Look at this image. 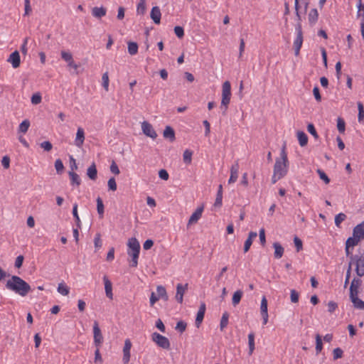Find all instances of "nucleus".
I'll return each mask as SVG.
<instances>
[{
    "instance_id": "1",
    "label": "nucleus",
    "mask_w": 364,
    "mask_h": 364,
    "mask_svg": "<svg viewBox=\"0 0 364 364\" xmlns=\"http://www.w3.org/2000/svg\"><path fill=\"white\" fill-rule=\"evenodd\" d=\"M6 288L12 292L25 297L31 291L28 283L16 275H12L6 283Z\"/></svg>"
},
{
    "instance_id": "2",
    "label": "nucleus",
    "mask_w": 364,
    "mask_h": 364,
    "mask_svg": "<svg viewBox=\"0 0 364 364\" xmlns=\"http://www.w3.org/2000/svg\"><path fill=\"white\" fill-rule=\"evenodd\" d=\"M280 158L276 159L274 166V173L280 176V177H284L288 172L289 160L286 152V144H284L282 148L280 153Z\"/></svg>"
},
{
    "instance_id": "3",
    "label": "nucleus",
    "mask_w": 364,
    "mask_h": 364,
    "mask_svg": "<svg viewBox=\"0 0 364 364\" xmlns=\"http://www.w3.org/2000/svg\"><path fill=\"white\" fill-rule=\"evenodd\" d=\"M128 250L127 254L132 257L131 267H136L138 265V258L140 252V245L139 241L135 237H131L128 240Z\"/></svg>"
},
{
    "instance_id": "4",
    "label": "nucleus",
    "mask_w": 364,
    "mask_h": 364,
    "mask_svg": "<svg viewBox=\"0 0 364 364\" xmlns=\"http://www.w3.org/2000/svg\"><path fill=\"white\" fill-rule=\"evenodd\" d=\"M231 97V85L229 81H225L223 84L222 87V100H221V109H223V114H226V111L228 107V105L230 102Z\"/></svg>"
},
{
    "instance_id": "5",
    "label": "nucleus",
    "mask_w": 364,
    "mask_h": 364,
    "mask_svg": "<svg viewBox=\"0 0 364 364\" xmlns=\"http://www.w3.org/2000/svg\"><path fill=\"white\" fill-rule=\"evenodd\" d=\"M151 340L160 348L168 350L170 349L171 343L168 338L161 335L157 332H154L151 334Z\"/></svg>"
},
{
    "instance_id": "6",
    "label": "nucleus",
    "mask_w": 364,
    "mask_h": 364,
    "mask_svg": "<svg viewBox=\"0 0 364 364\" xmlns=\"http://www.w3.org/2000/svg\"><path fill=\"white\" fill-rule=\"evenodd\" d=\"M93 334L94 345L97 348H100L103 343V336L97 321H95L94 322Z\"/></svg>"
},
{
    "instance_id": "7",
    "label": "nucleus",
    "mask_w": 364,
    "mask_h": 364,
    "mask_svg": "<svg viewBox=\"0 0 364 364\" xmlns=\"http://www.w3.org/2000/svg\"><path fill=\"white\" fill-rule=\"evenodd\" d=\"M353 264L355 265L356 274L360 277L364 276V252L360 255H356Z\"/></svg>"
},
{
    "instance_id": "8",
    "label": "nucleus",
    "mask_w": 364,
    "mask_h": 364,
    "mask_svg": "<svg viewBox=\"0 0 364 364\" xmlns=\"http://www.w3.org/2000/svg\"><path fill=\"white\" fill-rule=\"evenodd\" d=\"M141 129H142L143 133L146 136H147L153 139H155L157 137V134H156V131L154 129L152 125L150 123H149L148 122L144 121L141 123Z\"/></svg>"
},
{
    "instance_id": "9",
    "label": "nucleus",
    "mask_w": 364,
    "mask_h": 364,
    "mask_svg": "<svg viewBox=\"0 0 364 364\" xmlns=\"http://www.w3.org/2000/svg\"><path fill=\"white\" fill-rule=\"evenodd\" d=\"M188 284H185L184 285L182 284H178L176 286V299L179 304H182L183 302V295L188 290Z\"/></svg>"
},
{
    "instance_id": "10",
    "label": "nucleus",
    "mask_w": 364,
    "mask_h": 364,
    "mask_svg": "<svg viewBox=\"0 0 364 364\" xmlns=\"http://www.w3.org/2000/svg\"><path fill=\"white\" fill-rule=\"evenodd\" d=\"M206 306L204 302H202L200 305L199 309L198 311L196 318V326L199 328L201 325L203 320L204 318L205 313Z\"/></svg>"
},
{
    "instance_id": "11",
    "label": "nucleus",
    "mask_w": 364,
    "mask_h": 364,
    "mask_svg": "<svg viewBox=\"0 0 364 364\" xmlns=\"http://www.w3.org/2000/svg\"><path fill=\"white\" fill-rule=\"evenodd\" d=\"M7 61L11 63L12 67L14 68H17L20 66L21 64V57L19 52L18 50H15L11 53Z\"/></svg>"
},
{
    "instance_id": "12",
    "label": "nucleus",
    "mask_w": 364,
    "mask_h": 364,
    "mask_svg": "<svg viewBox=\"0 0 364 364\" xmlns=\"http://www.w3.org/2000/svg\"><path fill=\"white\" fill-rule=\"evenodd\" d=\"M132 347V343L129 339H127L124 342L123 348V363L127 364L130 360V349Z\"/></svg>"
},
{
    "instance_id": "13",
    "label": "nucleus",
    "mask_w": 364,
    "mask_h": 364,
    "mask_svg": "<svg viewBox=\"0 0 364 364\" xmlns=\"http://www.w3.org/2000/svg\"><path fill=\"white\" fill-rule=\"evenodd\" d=\"M203 211V206L198 207L196 211L191 215L188 225L196 223L201 218Z\"/></svg>"
},
{
    "instance_id": "14",
    "label": "nucleus",
    "mask_w": 364,
    "mask_h": 364,
    "mask_svg": "<svg viewBox=\"0 0 364 364\" xmlns=\"http://www.w3.org/2000/svg\"><path fill=\"white\" fill-rule=\"evenodd\" d=\"M150 16L154 23L159 24L161 16L160 9L158 6H154L151 9Z\"/></svg>"
},
{
    "instance_id": "15",
    "label": "nucleus",
    "mask_w": 364,
    "mask_h": 364,
    "mask_svg": "<svg viewBox=\"0 0 364 364\" xmlns=\"http://www.w3.org/2000/svg\"><path fill=\"white\" fill-rule=\"evenodd\" d=\"M85 141V132L82 127H78L76 133L75 145L77 147H81Z\"/></svg>"
},
{
    "instance_id": "16",
    "label": "nucleus",
    "mask_w": 364,
    "mask_h": 364,
    "mask_svg": "<svg viewBox=\"0 0 364 364\" xmlns=\"http://www.w3.org/2000/svg\"><path fill=\"white\" fill-rule=\"evenodd\" d=\"M163 136L165 139L173 142L176 139L175 131L171 126H166L164 130Z\"/></svg>"
},
{
    "instance_id": "17",
    "label": "nucleus",
    "mask_w": 364,
    "mask_h": 364,
    "mask_svg": "<svg viewBox=\"0 0 364 364\" xmlns=\"http://www.w3.org/2000/svg\"><path fill=\"white\" fill-rule=\"evenodd\" d=\"M103 280H104V283H105V289L106 296L109 299H112L113 294H112V282L109 281V279H108V277L107 276H104Z\"/></svg>"
},
{
    "instance_id": "18",
    "label": "nucleus",
    "mask_w": 364,
    "mask_h": 364,
    "mask_svg": "<svg viewBox=\"0 0 364 364\" xmlns=\"http://www.w3.org/2000/svg\"><path fill=\"white\" fill-rule=\"evenodd\" d=\"M353 233L361 240L364 239V220L354 227Z\"/></svg>"
},
{
    "instance_id": "19",
    "label": "nucleus",
    "mask_w": 364,
    "mask_h": 364,
    "mask_svg": "<svg viewBox=\"0 0 364 364\" xmlns=\"http://www.w3.org/2000/svg\"><path fill=\"white\" fill-rule=\"evenodd\" d=\"M303 43V35H296L294 41V55L298 56L299 55L300 49Z\"/></svg>"
},
{
    "instance_id": "20",
    "label": "nucleus",
    "mask_w": 364,
    "mask_h": 364,
    "mask_svg": "<svg viewBox=\"0 0 364 364\" xmlns=\"http://www.w3.org/2000/svg\"><path fill=\"white\" fill-rule=\"evenodd\" d=\"M257 236V233L256 232H252L251 231L250 233H249V235H248V237L247 239L245 240V245H244V252H247L249 251L252 244V241Z\"/></svg>"
},
{
    "instance_id": "21",
    "label": "nucleus",
    "mask_w": 364,
    "mask_h": 364,
    "mask_svg": "<svg viewBox=\"0 0 364 364\" xmlns=\"http://www.w3.org/2000/svg\"><path fill=\"white\" fill-rule=\"evenodd\" d=\"M88 178L92 181H95L97 178V170L95 164L93 162L87 170Z\"/></svg>"
},
{
    "instance_id": "22",
    "label": "nucleus",
    "mask_w": 364,
    "mask_h": 364,
    "mask_svg": "<svg viewBox=\"0 0 364 364\" xmlns=\"http://www.w3.org/2000/svg\"><path fill=\"white\" fill-rule=\"evenodd\" d=\"M273 247L274 248V256L276 259H279L283 256L284 250V247L279 242H274Z\"/></svg>"
},
{
    "instance_id": "23",
    "label": "nucleus",
    "mask_w": 364,
    "mask_h": 364,
    "mask_svg": "<svg viewBox=\"0 0 364 364\" xmlns=\"http://www.w3.org/2000/svg\"><path fill=\"white\" fill-rule=\"evenodd\" d=\"M350 299L355 309L364 310V301L360 299L358 296H350Z\"/></svg>"
},
{
    "instance_id": "24",
    "label": "nucleus",
    "mask_w": 364,
    "mask_h": 364,
    "mask_svg": "<svg viewBox=\"0 0 364 364\" xmlns=\"http://www.w3.org/2000/svg\"><path fill=\"white\" fill-rule=\"evenodd\" d=\"M107 10L104 7H94L92 9V14L93 16L100 18L106 15Z\"/></svg>"
},
{
    "instance_id": "25",
    "label": "nucleus",
    "mask_w": 364,
    "mask_h": 364,
    "mask_svg": "<svg viewBox=\"0 0 364 364\" xmlns=\"http://www.w3.org/2000/svg\"><path fill=\"white\" fill-rule=\"evenodd\" d=\"M318 13L316 9H312L308 15L309 22L311 25H314L318 21Z\"/></svg>"
},
{
    "instance_id": "26",
    "label": "nucleus",
    "mask_w": 364,
    "mask_h": 364,
    "mask_svg": "<svg viewBox=\"0 0 364 364\" xmlns=\"http://www.w3.org/2000/svg\"><path fill=\"white\" fill-rule=\"evenodd\" d=\"M156 291L159 299H162L165 301L168 300V296L164 287L161 285L158 286L156 288Z\"/></svg>"
},
{
    "instance_id": "27",
    "label": "nucleus",
    "mask_w": 364,
    "mask_h": 364,
    "mask_svg": "<svg viewBox=\"0 0 364 364\" xmlns=\"http://www.w3.org/2000/svg\"><path fill=\"white\" fill-rule=\"evenodd\" d=\"M297 138L301 146H304L307 144L308 136L304 132L299 131L297 132Z\"/></svg>"
},
{
    "instance_id": "28",
    "label": "nucleus",
    "mask_w": 364,
    "mask_h": 364,
    "mask_svg": "<svg viewBox=\"0 0 364 364\" xmlns=\"http://www.w3.org/2000/svg\"><path fill=\"white\" fill-rule=\"evenodd\" d=\"M243 292L242 290L236 291L232 298V304L234 306H236L241 301Z\"/></svg>"
},
{
    "instance_id": "29",
    "label": "nucleus",
    "mask_w": 364,
    "mask_h": 364,
    "mask_svg": "<svg viewBox=\"0 0 364 364\" xmlns=\"http://www.w3.org/2000/svg\"><path fill=\"white\" fill-rule=\"evenodd\" d=\"M360 240H361L360 238L355 237V235L353 233V236L349 237L346 240V245L350 247H353L356 246Z\"/></svg>"
},
{
    "instance_id": "30",
    "label": "nucleus",
    "mask_w": 364,
    "mask_h": 364,
    "mask_svg": "<svg viewBox=\"0 0 364 364\" xmlns=\"http://www.w3.org/2000/svg\"><path fill=\"white\" fill-rule=\"evenodd\" d=\"M249 355H251L255 350V333L251 332L248 335Z\"/></svg>"
},
{
    "instance_id": "31",
    "label": "nucleus",
    "mask_w": 364,
    "mask_h": 364,
    "mask_svg": "<svg viewBox=\"0 0 364 364\" xmlns=\"http://www.w3.org/2000/svg\"><path fill=\"white\" fill-rule=\"evenodd\" d=\"M70 182L72 185L80 186L81 183L79 176L74 171H69Z\"/></svg>"
},
{
    "instance_id": "32",
    "label": "nucleus",
    "mask_w": 364,
    "mask_h": 364,
    "mask_svg": "<svg viewBox=\"0 0 364 364\" xmlns=\"http://www.w3.org/2000/svg\"><path fill=\"white\" fill-rule=\"evenodd\" d=\"M316 339V352L318 354L323 349V342L320 334L317 333L315 336Z\"/></svg>"
},
{
    "instance_id": "33",
    "label": "nucleus",
    "mask_w": 364,
    "mask_h": 364,
    "mask_svg": "<svg viewBox=\"0 0 364 364\" xmlns=\"http://www.w3.org/2000/svg\"><path fill=\"white\" fill-rule=\"evenodd\" d=\"M73 215L75 218V223L77 228H81V221L77 213V204L75 203L73 208Z\"/></svg>"
},
{
    "instance_id": "34",
    "label": "nucleus",
    "mask_w": 364,
    "mask_h": 364,
    "mask_svg": "<svg viewBox=\"0 0 364 364\" xmlns=\"http://www.w3.org/2000/svg\"><path fill=\"white\" fill-rule=\"evenodd\" d=\"M58 291L63 296H67L70 292V288L65 283L62 282L58 284Z\"/></svg>"
},
{
    "instance_id": "35",
    "label": "nucleus",
    "mask_w": 364,
    "mask_h": 364,
    "mask_svg": "<svg viewBox=\"0 0 364 364\" xmlns=\"http://www.w3.org/2000/svg\"><path fill=\"white\" fill-rule=\"evenodd\" d=\"M30 121L28 119H24L18 127V132L26 133L29 127H30Z\"/></svg>"
},
{
    "instance_id": "36",
    "label": "nucleus",
    "mask_w": 364,
    "mask_h": 364,
    "mask_svg": "<svg viewBox=\"0 0 364 364\" xmlns=\"http://www.w3.org/2000/svg\"><path fill=\"white\" fill-rule=\"evenodd\" d=\"M228 318H229V314L227 311L224 312L222 316V318L220 320V331H223V329L225 327H227V326L228 324Z\"/></svg>"
},
{
    "instance_id": "37",
    "label": "nucleus",
    "mask_w": 364,
    "mask_h": 364,
    "mask_svg": "<svg viewBox=\"0 0 364 364\" xmlns=\"http://www.w3.org/2000/svg\"><path fill=\"white\" fill-rule=\"evenodd\" d=\"M128 52L130 55H136L138 52V44L135 42H129L128 43Z\"/></svg>"
},
{
    "instance_id": "38",
    "label": "nucleus",
    "mask_w": 364,
    "mask_h": 364,
    "mask_svg": "<svg viewBox=\"0 0 364 364\" xmlns=\"http://www.w3.org/2000/svg\"><path fill=\"white\" fill-rule=\"evenodd\" d=\"M96 201H97V213L100 215V218H102L103 215H104V210H105V207H104V204H103L102 200V198L100 197H98L97 198Z\"/></svg>"
},
{
    "instance_id": "39",
    "label": "nucleus",
    "mask_w": 364,
    "mask_h": 364,
    "mask_svg": "<svg viewBox=\"0 0 364 364\" xmlns=\"http://www.w3.org/2000/svg\"><path fill=\"white\" fill-rule=\"evenodd\" d=\"M192 155H193L192 151H191L189 149H186L184 151L183 157V161L185 164H190L191 163Z\"/></svg>"
},
{
    "instance_id": "40",
    "label": "nucleus",
    "mask_w": 364,
    "mask_h": 364,
    "mask_svg": "<svg viewBox=\"0 0 364 364\" xmlns=\"http://www.w3.org/2000/svg\"><path fill=\"white\" fill-rule=\"evenodd\" d=\"M146 11V1L140 0L137 4L136 12L138 14H144Z\"/></svg>"
},
{
    "instance_id": "41",
    "label": "nucleus",
    "mask_w": 364,
    "mask_h": 364,
    "mask_svg": "<svg viewBox=\"0 0 364 364\" xmlns=\"http://www.w3.org/2000/svg\"><path fill=\"white\" fill-rule=\"evenodd\" d=\"M357 1H358L357 17L358 18L362 17L363 18H364V4L362 3V0H357Z\"/></svg>"
},
{
    "instance_id": "42",
    "label": "nucleus",
    "mask_w": 364,
    "mask_h": 364,
    "mask_svg": "<svg viewBox=\"0 0 364 364\" xmlns=\"http://www.w3.org/2000/svg\"><path fill=\"white\" fill-rule=\"evenodd\" d=\"M350 247H348V245H346V247H345L346 255L350 259L348 264H350V265H353V259L355 258H356L357 255H353L352 252L350 250Z\"/></svg>"
},
{
    "instance_id": "43",
    "label": "nucleus",
    "mask_w": 364,
    "mask_h": 364,
    "mask_svg": "<svg viewBox=\"0 0 364 364\" xmlns=\"http://www.w3.org/2000/svg\"><path fill=\"white\" fill-rule=\"evenodd\" d=\"M337 129L341 134L344 133L346 130V122L341 117H338L337 119Z\"/></svg>"
},
{
    "instance_id": "44",
    "label": "nucleus",
    "mask_w": 364,
    "mask_h": 364,
    "mask_svg": "<svg viewBox=\"0 0 364 364\" xmlns=\"http://www.w3.org/2000/svg\"><path fill=\"white\" fill-rule=\"evenodd\" d=\"M346 218V214L341 213L336 215L335 217V225L339 228L341 223L344 221Z\"/></svg>"
},
{
    "instance_id": "45",
    "label": "nucleus",
    "mask_w": 364,
    "mask_h": 364,
    "mask_svg": "<svg viewBox=\"0 0 364 364\" xmlns=\"http://www.w3.org/2000/svg\"><path fill=\"white\" fill-rule=\"evenodd\" d=\"M260 311H261V314H268L267 300L265 296H263V298L262 299Z\"/></svg>"
},
{
    "instance_id": "46",
    "label": "nucleus",
    "mask_w": 364,
    "mask_h": 364,
    "mask_svg": "<svg viewBox=\"0 0 364 364\" xmlns=\"http://www.w3.org/2000/svg\"><path fill=\"white\" fill-rule=\"evenodd\" d=\"M42 97L40 92H36L33 94L31 97V101L33 105H38L41 102Z\"/></svg>"
},
{
    "instance_id": "47",
    "label": "nucleus",
    "mask_w": 364,
    "mask_h": 364,
    "mask_svg": "<svg viewBox=\"0 0 364 364\" xmlns=\"http://www.w3.org/2000/svg\"><path fill=\"white\" fill-rule=\"evenodd\" d=\"M317 173L318 174L320 178L324 181L326 184H328L330 183V178L321 169H317L316 170Z\"/></svg>"
},
{
    "instance_id": "48",
    "label": "nucleus",
    "mask_w": 364,
    "mask_h": 364,
    "mask_svg": "<svg viewBox=\"0 0 364 364\" xmlns=\"http://www.w3.org/2000/svg\"><path fill=\"white\" fill-rule=\"evenodd\" d=\"M343 355V351L341 348H336L333 350V360L341 358Z\"/></svg>"
},
{
    "instance_id": "49",
    "label": "nucleus",
    "mask_w": 364,
    "mask_h": 364,
    "mask_svg": "<svg viewBox=\"0 0 364 364\" xmlns=\"http://www.w3.org/2000/svg\"><path fill=\"white\" fill-rule=\"evenodd\" d=\"M55 168L58 173H61L64 170V166L62 161L60 159H58L55 161Z\"/></svg>"
},
{
    "instance_id": "50",
    "label": "nucleus",
    "mask_w": 364,
    "mask_h": 364,
    "mask_svg": "<svg viewBox=\"0 0 364 364\" xmlns=\"http://www.w3.org/2000/svg\"><path fill=\"white\" fill-rule=\"evenodd\" d=\"M107 186L109 191H115L117 190V183L114 177H112L109 179Z\"/></svg>"
},
{
    "instance_id": "51",
    "label": "nucleus",
    "mask_w": 364,
    "mask_h": 364,
    "mask_svg": "<svg viewBox=\"0 0 364 364\" xmlns=\"http://www.w3.org/2000/svg\"><path fill=\"white\" fill-rule=\"evenodd\" d=\"M299 294L295 289H291L290 292V299L292 303H297L299 301Z\"/></svg>"
},
{
    "instance_id": "52",
    "label": "nucleus",
    "mask_w": 364,
    "mask_h": 364,
    "mask_svg": "<svg viewBox=\"0 0 364 364\" xmlns=\"http://www.w3.org/2000/svg\"><path fill=\"white\" fill-rule=\"evenodd\" d=\"M102 86L106 91H108L109 89V76L108 73L106 72L102 75Z\"/></svg>"
},
{
    "instance_id": "53",
    "label": "nucleus",
    "mask_w": 364,
    "mask_h": 364,
    "mask_svg": "<svg viewBox=\"0 0 364 364\" xmlns=\"http://www.w3.org/2000/svg\"><path fill=\"white\" fill-rule=\"evenodd\" d=\"M174 33L176 34V36L179 38H181L183 37L184 36V30H183V28L181 27V26H176L174 27Z\"/></svg>"
},
{
    "instance_id": "54",
    "label": "nucleus",
    "mask_w": 364,
    "mask_h": 364,
    "mask_svg": "<svg viewBox=\"0 0 364 364\" xmlns=\"http://www.w3.org/2000/svg\"><path fill=\"white\" fill-rule=\"evenodd\" d=\"M187 324L186 322L183 321H180L177 323L176 329L180 333H183L186 331Z\"/></svg>"
},
{
    "instance_id": "55",
    "label": "nucleus",
    "mask_w": 364,
    "mask_h": 364,
    "mask_svg": "<svg viewBox=\"0 0 364 364\" xmlns=\"http://www.w3.org/2000/svg\"><path fill=\"white\" fill-rule=\"evenodd\" d=\"M307 130L308 132L312 135L314 136V137L315 139H318V135L316 132V130L315 129V127L313 124H309L308 126H307Z\"/></svg>"
},
{
    "instance_id": "56",
    "label": "nucleus",
    "mask_w": 364,
    "mask_h": 364,
    "mask_svg": "<svg viewBox=\"0 0 364 364\" xmlns=\"http://www.w3.org/2000/svg\"><path fill=\"white\" fill-rule=\"evenodd\" d=\"M61 58L66 62L69 63L73 60V55L67 51H61Z\"/></svg>"
},
{
    "instance_id": "57",
    "label": "nucleus",
    "mask_w": 364,
    "mask_h": 364,
    "mask_svg": "<svg viewBox=\"0 0 364 364\" xmlns=\"http://www.w3.org/2000/svg\"><path fill=\"white\" fill-rule=\"evenodd\" d=\"M294 242L295 247L296 248V251L297 252L301 251L303 248L302 241L297 236H295L294 238Z\"/></svg>"
},
{
    "instance_id": "58",
    "label": "nucleus",
    "mask_w": 364,
    "mask_h": 364,
    "mask_svg": "<svg viewBox=\"0 0 364 364\" xmlns=\"http://www.w3.org/2000/svg\"><path fill=\"white\" fill-rule=\"evenodd\" d=\"M222 200H223V193H217L216 198L214 203V206L215 208H220L222 205Z\"/></svg>"
},
{
    "instance_id": "59",
    "label": "nucleus",
    "mask_w": 364,
    "mask_h": 364,
    "mask_svg": "<svg viewBox=\"0 0 364 364\" xmlns=\"http://www.w3.org/2000/svg\"><path fill=\"white\" fill-rule=\"evenodd\" d=\"M40 146L46 151H50L53 148V145L49 141H43L41 143Z\"/></svg>"
},
{
    "instance_id": "60",
    "label": "nucleus",
    "mask_w": 364,
    "mask_h": 364,
    "mask_svg": "<svg viewBox=\"0 0 364 364\" xmlns=\"http://www.w3.org/2000/svg\"><path fill=\"white\" fill-rule=\"evenodd\" d=\"M94 244H95V247L96 249H99L102 247V240L100 239V233H97L95 237V240H94Z\"/></svg>"
},
{
    "instance_id": "61",
    "label": "nucleus",
    "mask_w": 364,
    "mask_h": 364,
    "mask_svg": "<svg viewBox=\"0 0 364 364\" xmlns=\"http://www.w3.org/2000/svg\"><path fill=\"white\" fill-rule=\"evenodd\" d=\"M360 287H358V286H355V284H350V296H358V289Z\"/></svg>"
},
{
    "instance_id": "62",
    "label": "nucleus",
    "mask_w": 364,
    "mask_h": 364,
    "mask_svg": "<svg viewBox=\"0 0 364 364\" xmlns=\"http://www.w3.org/2000/svg\"><path fill=\"white\" fill-rule=\"evenodd\" d=\"M338 308V304L333 301H330L328 303V311L330 313H333Z\"/></svg>"
},
{
    "instance_id": "63",
    "label": "nucleus",
    "mask_w": 364,
    "mask_h": 364,
    "mask_svg": "<svg viewBox=\"0 0 364 364\" xmlns=\"http://www.w3.org/2000/svg\"><path fill=\"white\" fill-rule=\"evenodd\" d=\"M314 96L317 102H321V96L320 94L319 88L318 86H315L313 89Z\"/></svg>"
},
{
    "instance_id": "64",
    "label": "nucleus",
    "mask_w": 364,
    "mask_h": 364,
    "mask_svg": "<svg viewBox=\"0 0 364 364\" xmlns=\"http://www.w3.org/2000/svg\"><path fill=\"white\" fill-rule=\"evenodd\" d=\"M159 176L161 179L164 180V181H167L169 178L168 173L165 169H161L159 171Z\"/></svg>"
}]
</instances>
